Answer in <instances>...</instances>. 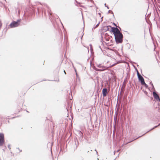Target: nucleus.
Returning a JSON list of instances; mask_svg holds the SVG:
<instances>
[{
	"label": "nucleus",
	"instance_id": "20e7f679",
	"mask_svg": "<svg viewBox=\"0 0 160 160\" xmlns=\"http://www.w3.org/2000/svg\"><path fill=\"white\" fill-rule=\"evenodd\" d=\"M137 74L138 78L139 80L141 82V84H145L144 80L143 77L139 74L138 72H137Z\"/></svg>",
	"mask_w": 160,
	"mask_h": 160
},
{
	"label": "nucleus",
	"instance_id": "39448f33",
	"mask_svg": "<svg viewBox=\"0 0 160 160\" xmlns=\"http://www.w3.org/2000/svg\"><path fill=\"white\" fill-rule=\"evenodd\" d=\"M4 142V135L2 133H0V146L2 145Z\"/></svg>",
	"mask_w": 160,
	"mask_h": 160
},
{
	"label": "nucleus",
	"instance_id": "f257e3e1",
	"mask_svg": "<svg viewBox=\"0 0 160 160\" xmlns=\"http://www.w3.org/2000/svg\"><path fill=\"white\" fill-rule=\"evenodd\" d=\"M114 36L117 43L118 44L122 42V41L123 35L121 33Z\"/></svg>",
	"mask_w": 160,
	"mask_h": 160
},
{
	"label": "nucleus",
	"instance_id": "f8f14e48",
	"mask_svg": "<svg viewBox=\"0 0 160 160\" xmlns=\"http://www.w3.org/2000/svg\"><path fill=\"white\" fill-rule=\"evenodd\" d=\"M64 73H65V74H66L65 71H64Z\"/></svg>",
	"mask_w": 160,
	"mask_h": 160
},
{
	"label": "nucleus",
	"instance_id": "9d476101",
	"mask_svg": "<svg viewBox=\"0 0 160 160\" xmlns=\"http://www.w3.org/2000/svg\"><path fill=\"white\" fill-rule=\"evenodd\" d=\"M142 85H144L145 87H148V85L145 83V84H142Z\"/></svg>",
	"mask_w": 160,
	"mask_h": 160
},
{
	"label": "nucleus",
	"instance_id": "f03ea898",
	"mask_svg": "<svg viewBox=\"0 0 160 160\" xmlns=\"http://www.w3.org/2000/svg\"><path fill=\"white\" fill-rule=\"evenodd\" d=\"M97 67L99 68H95V69L96 71H102L105 70H106L108 69V68L106 67H105L101 65L100 64L99 65H98Z\"/></svg>",
	"mask_w": 160,
	"mask_h": 160
},
{
	"label": "nucleus",
	"instance_id": "ddd939ff",
	"mask_svg": "<svg viewBox=\"0 0 160 160\" xmlns=\"http://www.w3.org/2000/svg\"><path fill=\"white\" fill-rule=\"evenodd\" d=\"M152 87H153V85L152 84Z\"/></svg>",
	"mask_w": 160,
	"mask_h": 160
},
{
	"label": "nucleus",
	"instance_id": "6e6552de",
	"mask_svg": "<svg viewBox=\"0 0 160 160\" xmlns=\"http://www.w3.org/2000/svg\"><path fill=\"white\" fill-rule=\"evenodd\" d=\"M111 63L112 64L111 65V66H114L116 64L117 62V61H116V60L114 58H112V61H111Z\"/></svg>",
	"mask_w": 160,
	"mask_h": 160
},
{
	"label": "nucleus",
	"instance_id": "9b49d317",
	"mask_svg": "<svg viewBox=\"0 0 160 160\" xmlns=\"http://www.w3.org/2000/svg\"><path fill=\"white\" fill-rule=\"evenodd\" d=\"M2 26V23H1V21H0V28H1Z\"/></svg>",
	"mask_w": 160,
	"mask_h": 160
},
{
	"label": "nucleus",
	"instance_id": "7ed1b4c3",
	"mask_svg": "<svg viewBox=\"0 0 160 160\" xmlns=\"http://www.w3.org/2000/svg\"><path fill=\"white\" fill-rule=\"evenodd\" d=\"M112 30L114 36L121 33L119 29L117 28L112 27Z\"/></svg>",
	"mask_w": 160,
	"mask_h": 160
},
{
	"label": "nucleus",
	"instance_id": "423d86ee",
	"mask_svg": "<svg viewBox=\"0 0 160 160\" xmlns=\"http://www.w3.org/2000/svg\"><path fill=\"white\" fill-rule=\"evenodd\" d=\"M19 23L18 22H13L10 24V26L11 28H14L18 26Z\"/></svg>",
	"mask_w": 160,
	"mask_h": 160
},
{
	"label": "nucleus",
	"instance_id": "1a4fd4ad",
	"mask_svg": "<svg viewBox=\"0 0 160 160\" xmlns=\"http://www.w3.org/2000/svg\"><path fill=\"white\" fill-rule=\"evenodd\" d=\"M103 96L104 97L106 96L108 93L107 89V88H103L102 90Z\"/></svg>",
	"mask_w": 160,
	"mask_h": 160
},
{
	"label": "nucleus",
	"instance_id": "0eeeda50",
	"mask_svg": "<svg viewBox=\"0 0 160 160\" xmlns=\"http://www.w3.org/2000/svg\"><path fill=\"white\" fill-rule=\"evenodd\" d=\"M153 95L154 98L158 101L159 102L160 99L158 95L155 92H153Z\"/></svg>",
	"mask_w": 160,
	"mask_h": 160
}]
</instances>
